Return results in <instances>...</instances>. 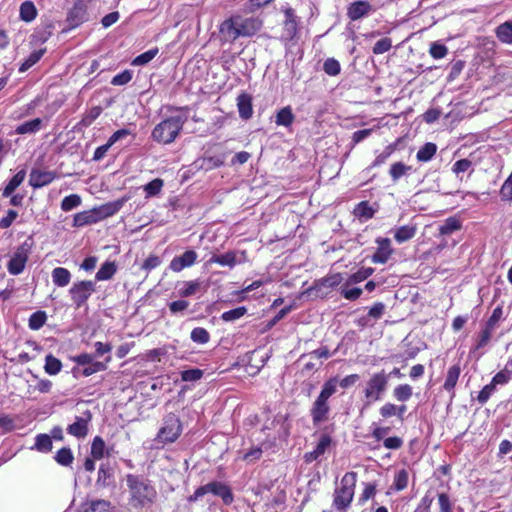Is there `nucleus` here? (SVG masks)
<instances>
[{
	"label": "nucleus",
	"instance_id": "f257e3e1",
	"mask_svg": "<svg viewBox=\"0 0 512 512\" xmlns=\"http://www.w3.org/2000/svg\"><path fill=\"white\" fill-rule=\"evenodd\" d=\"M172 114L158 123L151 132V138L163 145L173 143L188 120L187 107H170Z\"/></svg>",
	"mask_w": 512,
	"mask_h": 512
},
{
	"label": "nucleus",
	"instance_id": "f03ea898",
	"mask_svg": "<svg viewBox=\"0 0 512 512\" xmlns=\"http://www.w3.org/2000/svg\"><path fill=\"white\" fill-rule=\"evenodd\" d=\"M126 481L131 493V504L134 508H143L154 503L157 492L148 481L131 474L127 476Z\"/></svg>",
	"mask_w": 512,
	"mask_h": 512
},
{
	"label": "nucleus",
	"instance_id": "7ed1b4c3",
	"mask_svg": "<svg viewBox=\"0 0 512 512\" xmlns=\"http://www.w3.org/2000/svg\"><path fill=\"white\" fill-rule=\"evenodd\" d=\"M337 384L338 381L336 378H331L323 384L320 394L310 409V415L314 425H319L328 419L330 412L328 400L336 392Z\"/></svg>",
	"mask_w": 512,
	"mask_h": 512
},
{
	"label": "nucleus",
	"instance_id": "20e7f679",
	"mask_svg": "<svg viewBox=\"0 0 512 512\" xmlns=\"http://www.w3.org/2000/svg\"><path fill=\"white\" fill-rule=\"evenodd\" d=\"M357 481V473L347 472L341 479L340 487L334 492L333 505L337 510H344L351 504Z\"/></svg>",
	"mask_w": 512,
	"mask_h": 512
},
{
	"label": "nucleus",
	"instance_id": "39448f33",
	"mask_svg": "<svg viewBox=\"0 0 512 512\" xmlns=\"http://www.w3.org/2000/svg\"><path fill=\"white\" fill-rule=\"evenodd\" d=\"M388 383L389 375H386L384 370L371 375L363 391L367 406L383 398L387 391Z\"/></svg>",
	"mask_w": 512,
	"mask_h": 512
},
{
	"label": "nucleus",
	"instance_id": "423d86ee",
	"mask_svg": "<svg viewBox=\"0 0 512 512\" xmlns=\"http://www.w3.org/2000/svg\"><path fill=\"white\" fill-rule=\"evenodd\" d=\"M33 245L34 241L30 236L15 249L7 264V270L11 275H19L24 271Z\"/></svg>",
	"mask_w": 512,
	"mask_h": 512
},
{
	"label": "nucleus",
	"instance_id": "0eeeda50",
	"mask_svg": "<svg viewBox=\"0 0 512 512\" xmlns=\"http://www.w3.org/2000/svg\"><path fill=\"white\" fill-rule=\"evenodd\" d=\"M182 432V424L177 415L169 413L163 418L156 440L160 443L168 444L175 442Z\"/></svg>",
	"mask_w": 512,
	"mask_h": 512
},
{
	"label": "nucleus",
	"instance_id": "6e6552de",
	"mask_svg": "<svg viewBox=\"0 0 512 512\" xmlns=\"http://www.w3.org/2000/svg\"><path fill=\"white\" fill-rule=\"evenodd\" d=\"M95 282L83 280L74 282L69 289V294L76 308L86 304L90 296L95 292Z\"/></svg>",
	"mask_w": 512,
	"mask_h": 512
},
{
	"label": "nucleus",
	"instance_id": "1a4fd4ad",
	"mask_svg": "<svg viewBox=\"0 0 512 512\" xmlns=\"http://www.w3.org/2000/svg\"><path fill=\"white\" fill-rule=\"evenodd\" d=\"M332 443V438L329 434L323 433L321 434L318 443L315 448L304 454L305 463H312L313 461L318 460L321 456H323L328 449L330 448Z\"/></svg>",
	"mask_w": 512,
	"mask_h": 512
},
{
	"label": "nucleus",
	"instance_id": "9d476101",
	"mask_svg": "<svg viewBox=\"0 0 512 512\" xmlns=\"http://www.w3.org/2000/svg\"><path fill=\"white\" fill-rule=\"evenodd\" d=\"M197 260V253L194 250H187L182 255L175 256L170 264L169 268L173 272H180L185 268L191 267Z\"/></svg>",
	"mask_w": 512,
	"mask_h": 512
},
{
	"label": "nucleus",
	"instance_id": "9b49d317",
	"mask_svg": "<svg viewBox=\"0 0 512 512\" xmlns=\"http://www.w3.org/2000/svg\"><path fill=\"white\" fill-rule=\"evenodd\" d=\"M376 243L378 247L372 256V262L375 264H385L393 253L391 241L388 238H378Z\"/></svg>",
	"mask_w": 512,
	"mask_h": 512
},
{
	"label": "nucleus",
	"instance_id": "f8f14e48",
	"mask_svg": "<svg viewBox=\"0 0 512 512\" xmlns=\"http://www.w3.org/2000/svg\"><path fill=\"white\" fill-rule=\"evenodd\" d=\"M56 178V174L53 171L32 169L29 177V184L34 188L38 189L44 187Z\"/></svg>",
	"mask_w": 512,
	"mask_h": 512
},
{
	"label": "nucleus",
	"instance_id": "ddd939ff",
	"mask_svg": "<svg viewBox=\"0 0 512 512\" xmlns=\"http://www.w3.org/2000/svg\"><path fill=\"white\" fill-rule=\"evenodd\" d=\"M86 417H76L74 423L70 424L67 427V432L76 437V438H84L88 433V423L91 420V413L89 411L85 412Z\"/></svg>",
	"mask_w": 512,
	"mask_h": 512
},
{
	"label": "nucleus",
	"instance_id": "4468645a",
	"mask_svg": "<svg viewBox=\"0 0 512 512\" xmlns=\"http://www.w3.org/2000/svg\"><path fill=\"white\" fill-rule=\"evenodd\" d=\"M220 35L223 41L225 42H233L237 38L241 37V33L237 27V19L230 18L225 20L220 25Z\"/></svg>",
	"mask_w": 512,
	"mask_h": 512
},
{
	"label": "nucleus",
	"instance_id": "2eb2a0df",
	"mask_svg": "<svg viewBox=\"0 0 512 512\" xmlns=\"http://www.w3.org/2000/svg\"><path fill=\"white\" fill-rule=\"evenodd\" d=\"M461 374V368L459 364H455L447 370L443 389L450 394V399L455 397V387Z\"/></svg>",
	"mask_w": 512,
	"mask_h": 512
},
{
	"label": "nucleus",
	"instance_id": "dca6fc26",
	"mask_svg": "<svg viewBox=\"0 0 512 512\" xmlns=\"http://www.w3.org/2000/svg\"><path fill=\"white\" fill-rule=\"evenodd\" d=\"M67 20L71 26L77 27L87 20V10L83 2H76L68 12Z\"/></svg>",
	"mask_w": 512,
	"mask_h": 512
},
{
	"label": "nucleus",
	"instance_id": "f3484780",
	"mask_svg": "<svg viewBox=\"0 0 512 512\" xmlns=\"http://www.w3.org/2000/svg\"><path fill=\"white\" fill-rule=\"evenodd\" d=\"M202 287V281L199 279L190 281H181L176 285L177 296L186 298L195 295Z\"/></svg>",
	"mask_w": 512,
	"mask_h": 512
},
{
	"label": "nucleus",
	"instance_id": "a211bd4d",
	"mask_svg": "<svg viewBox=\"0 0 512 512\" xmlns=\"http://www.w3.org/2000/svg\"><path fill=\"white\" fill-rule=\"evenodd\" d=\"M126 201V198H122L113 202L106 203L98 208H95L97 215L99 217V221L116 214L123 207Z\"/></svg>",
	"mask_w": 512,
	"mask_h": 512
},
{
	"label": "nucleus",
	"instance_id": "6ab92c4d",
	"mask_svg": "<svg viewBox=\"0 0 512 512\" xmlns=\"http://www.w3.org/2000/svg\"><path fill=\"white\" fill-rule=\"evenodd\" d=\"M210 493L220 497L226 505L231 504L234 499L230 487L218 481L210 482Z\"/></svg>",
	"mask_w": 512,
	"mask_h": 512
},
{
	"label": "nucleus",
	"instance_id": "aec40b11",
	"mask_svg": "<svg viewBox=\"0 0 512 512\" xmlns=\"http://www.w3.org/2000/svg\"><path fill=\"white\" fill-rule=\"evenodd\" d=\"M372 10V6L366 1H357L348 7L347 15L352 21L359 20Z\"/></svg>",
	"mask_w": 512,
	"mask_h": 512
},
{
	"label": "nucleus",
	"instance_id": "412c9836",
	"mask_svg": "<svg viewBox=\"0 0 512 512\" xmlns=\"http://www.w3.org/2000/svg\"><path fill=\"white\" fill-rule=\"evenodd\" d=\"M237 107L239 115L242 119L247 120L252 117V97L247 93H241L237 97Z\"/></svg>",
	"mask_w": 512,
	"mask_h": 512
},
{
	"label": "nucleus",
	"instance_id": "4be33fe9",
	"mask_svg": "<svg viewBox=\"0 0 512 512\" xmlns=\"http://www.w3.org/2000/svg\"><path fill=\"white\" fill-rule=\"evenodd\" d=\"M97 222H99V217L95 208L88 211L79 212L75 214L73 218L74 227H83Z\"/></svg>",
	"mask_w": 512,
	"mask_h": 512
},
{
	"label": "nucleus",
	"instance_id": "5701e85b",
	"mask_svg": "<svg viewBox=\"0 0 512 512\" xmlns=\"http://www.w3.org/2000/svg\"><path fill=\"white\" fill-rule=\"evenodd\" d=\"M209 262L230 268H233L236 264L241 263V261L237 258V253L234 251H228L224 254H214L210 258Z\"/></svg>",
	"mask_w": 512,
	"mask_h": 512
},
{
	"label": "nucleus",
	"instance_id": "b1692460",
	"mask_svg": "<svg viewBox=\"0 0 512 512\" xmlns=\"http://www.w3.org/2000/svg\"><path fill=\"white\" fill-rule=\"evenodd\" d=\"M82 508L83 512H112L111 502L104 499L86 501Z\"/></svg>",
	"mask_w": 512,
	"mask_h": 512
},
{
	"label": "nucleus",
	"instance_id": "393cba45",
	"mask_svg": "<svg viewBox=\"0 0 512 512\" xmlns=\"http://www.w3.org/2000/svg\"><path fill=\"white\" fill-rule=\"evenodd\" d=\"M26 177V171L24 169L18 171L6 184L2 191L3 197L11 196L14 191L23 183Z\"/></svg>",
	"mask_w": 512,
	"mask_h": 512
},
{
	"label": "nucleus",
	"instance_id": "a878e982",
	"mask_svg": "<svg viewBox=\"0 0 512 512\" xmlns=\"http://www.w3.org/2000/svg\"><path fill=\"white\" fill-rule=\"evenodd\" d=\"M497 39L507 45H512V20L505 21L495 30Z\"/></svg>",
	"mask_w": 512,
	"mask_h": 512
},
{
	"label": "nucleus",
	"instance_id": "bb28decb",
	"mask_svg": "<svg viewBox=\"0 0 512 512\" xmlns=\"http://www.w3.org/2000/svg\"><path fill=\"white\" fill-rule=\"evenodd\" d=\"M53 283L58 287H65L71 281V273L68 269L63 267H56L51 273Z\"/></svg>",
	"mask_w": 512,
	"mask_h": 512
},
{
	"label": "nucleus",
	"instance_id": "cd10ccee",
	"mask_svg": "<svg viewBox=\"0 0 512 512\" xmlns=\"http://www.w3.org/2000/svg\"><path fill=\"white\" fill-rule=\"evenodd\" d=\"M234 19H237V27L241 36H251L258 29L257 21L255 19H242L241 17H234Z\"/></svg>",
	"mask_w": 512,
	"mask_h": 512
},
{
	"label": "nucleus",
	"instance_id": "c85d7f7f",
	"mask_svg": "<svg viewBox=\"0 0 512 512\" xmlns=\"http://www.w3.org/2000/svg\"><path fill=\"white\" fill-rule=\"evenodd\" d=\"M42 127V119L35 118L30 121H26L20 125H18L15 129L16 134L25 135V134H35L40 131Z\"/></svg>",
	"mask_w": 512,
	"mask_h": 512
},
{
	"label": "nucleus",
	"instance_id": "c756f323",
	"mask_svg": "<svg viewBox=\"0 0 512 512\" xmlns=\"http://www.w3.org/2000/svg\"><path fill=\"white\" fill-rule=\"evenodd\" d=\"M295 120V116L290 106L281 108L275 117V123L278 126L290 127Z\"/></svg>",
	"mask_w": 512,
	"mask_h": 512
},
{
	"label": "nucleus",
	"instance_id": "7c9ffc66",
	"mask_svg": "<svg viewBox=\"0 0 512 512\" xmlns=\"http://www.w3.org/2000/svg\"><path fill=\"white\" fill-rule=\"evenodd\" d=\"M375 212L376 210L369 204L368 201H361L354 208V215L362 221H367L373 218Z\"/></svg>",
	"mask_w": 512,
	"mask_h": 512
},
{
	"label": "nucleus",
	"instance_id": "2f4dec72",
	"mask_svg": "<svg viewBox=\"0 0 512 512\" xmlns=\"http://www.w3.org/2000/svg\"><path fill=\"white\" fill-rule=\"evenodd\" d=\"M116 265L114 262L106 261L101 265L99 270L96 272V281H106L113 277L116 273Z\"/></svg>",
	"mask_w": 512,
	"mask_h": 512
},
{
	"label": "nucleus",
	"instance_id": "473e14b6",
	"mask_svg": "<svg viewBox=\"0 0 512 512\" xmlns=\"http://www.w3.org/2000/svg\"><path fill=\"white\" fill-rule=\"evenodd\" d=\"M52 440L50 435L48 434H38L35 437V443L32 449L37 450L38 452L48 453L52 450Z\"/></svg>",
	"mask_w": 512,
	"mask_h": 512
},
{
	"label": "nucleus",
	"instance_id": "72a5a7b5",
	"mask_svg": "<svg viewBox=\"0 0 512 512\" xmlns=\"http://www.w3.org/2000/svg\"><path fill=\"white\" fill-rule=\"evenodd\" d=\"M416 227L411 225H404L396 229L394 238L398 243H403L415 236Z\"/></svg>",
	"mask_w": 512,
	"mask_h": 512
},
{
	"label": "nucleus",
	"instance_id": "f704fd0d",
	"mask_svg": "<svg viewBox=\"0 0 512 512\" xmlns=\"http://www.w3.org/2000/svg\"><path fill=\"white\" fill-rule=\"evenodd\" d=\"M46 48H41L39 50H35L28 56L27 59L23 61V63L19 67V72L24 73L32 66H34L45 54Z\"/></svg>",
	"mask_w": 512,
	"mask_h": 512
},
{
	"label": "nucleus",
	"instance_id": "c9c22d12",
	"mask_svg": "<svg viewBox=\"0 0 512 512\" xmlns=\"http://www.w3.org/2000/svg\"><path fill=\"white\" fill-rule=\"evenodd\" d=\"M37 16V9L33 2L25 1L20 6V19L25 22L33 21Z\"/></svg>",
	"mask_w": 512,
	"mask_h": 512
},
{
	"label": "nucleus",
	"instance_id": "e433bc0d",
	"mask_svg": "<svg viewBox=\"0 0 512 512\" xmlns=\"http://www.w3.org/2000/svg\"><path fill=\"white\" fill-rule=\"evenodd\" d=\"M437 146L434 143L428 142L423 145L417 152L416 158L420 162H428L436 154Z\"/></svg>",
	"mask_w": 512,
	"mask_h": 512
},
{
	"label": "nucleus",
	"instance_id": "4c0bfd02",
	"mask_svg": "<svg viewBox=\"0 0 512 512\" xmlns=\"http://www.w3.org/2000/svg\"><path fill=\"white\" fill-rule=\"evenodd\" d=\"M461 222L456 217L447 218L444 223L439 227V232L441 235H450L455 231L461 229Z\"/></svg>",
	"mask_w": 512,
	"mask_h": 512
},
{
	"label": "nucleus",
	"instance_id": "58836bf2",
	"mask_svg": "<svg viewBox=\"0 0 512 512\" xmlns=\"http://www.w3.org/2000/svg\"><path fill=\"white\" fill-rule=\"evenodd\" d=\"M62 369L61 361L54 357L52 354H48L45 357L44 370L49 375H57Z\"/></svg>",
	"mask_w": 512,
	"mask_h": 512
},
{
	"label": "nucleus",
	"instance_id": "ea45409f",
	"mask_svg": "<svg viewBox=\"0 0 512 512\" xmlns=\"http://www.w3.org/2000/svg\"><path fill=\"white\" fill-rule=\"evenodd\" d=\"M412 394L413 390L409 384H400L393 389V397L400 402L408 401Z\"/></svg>",
	"mask_w": 512,
	"mask_h": 512
},
{
	"label": "nucleus",
	"instance_id": "a19ab883",
	"mask_svg": "<svg viewBox=\"0 0 512 512\" xmlns=\"http://www.w3.org/2000/svg\"><path fill=\"white\" fill-rule=\"evenodd\" d=\"M111 361V356L108 355L105 359V362L96 361L90 365H86V367L82 370V374L85 377H89L97 372L105 371L107 369V363Z\"/></svg>",
	"mask_w": 512,
	"mask_h": 512
},
{
	"label": "nucleus",
	"instance_id": "79ce46f5",
	"mask_svg": "<svg viewBox=\"0 0 512 512\" xmlns=\"http://www.w3.org/2000/svg\"><path fill=\"white\" fill-rule=\"evenodd\" d=\"M164 182L160 178H155L146 185L143 186V190L146 194V198L157 196L162 188H163Z\"/></svg>",
	"mask_w": 512,
	"mask_h": 512
},
{
	"label": "nucleus",
	"instance_id": "37998d69",
	"mask_svg": "<svg viewBox=\"0 0 512 512\" xmlns=\"http://www.w3.org/2000/svg\"><path fill=\"white\" fill-rule=\"evenodd\" d=\"M55 460L59 465L70 466L74 460L73 453L70 448L63 447L57 451Z\"/></svg>",
	"mask_w": 512,
	"mask_h": 512
},
{
	"label": "nucleus",
	"instance_id": "c03bdc74",
	"mask_svg": "<svg viewBox=\"0 0 512 512\" xmlns=\"http://www.w3.org/2000/svg\"><path fill=\"white\" fill-rule=\"evenodd\" d=\"M159 49L157 47L149 49L148 51L138 55L132 61L133 66H143L152 61L158 54Z\"/></svg>",
	"mask_w": 512,
	"mask_h": 512
},
{
	"label": "nucleus",
	"instance_id": "a18cd8bd",
	"mask_svg": "<svg viewBox=\"0 0 512 512\" xmlns=\"http://www.w3.org/2000/svg\"><path fill=\"white\" fill-rule=\"evenodd\" d=\"M342 281V276L339 273L329 275L317 281L316 288H328L332 289L338 286Z\"/></svg>",
	"mask_w": 512,
	"mask_h": 512
},
{
	"label": "nucleus",
	"instance_id": "49530a36",
	"mask_svg": "<svg viewBox=\"0 0 512 512\" xmlns=\"http://www.w3.org/2000/svg\"><path fill=\"white\" fill-rule=\"evenodd\" d=\"M105 442L100 436H96L91 445V455L94 459L99 460L104 457L105 454Z\"/></svg>",
	"mask_w": 512,
	"mask_h": 512
},
{
	"label": "nucleus",
	"instance_id": "de8ad7c7",
	"mask_svg": "<svg viewBox=\"0 0 512 512\" xmlns=\"http://www.w3.org/2000/svg\"><path fill=\"white\" fill-rule=\"evenodd\" d=\"M47 320V315L44 311L34 312L29 318V328L31 330H39L42 328Z\"/></svg>",
	"mask_w": 512,
	"mask_h": 512
},
{
	"label": "nucleus",
	"instance_id": "09e8293b",
	"mask_svg": "<svg viewBox=\"0 0 512 512\" xmlns=\"http://www.w3.org/2000/svg\"><path fill=\"white\" fill-rule=\"evenodd\" d=\"M411 170L410 166L405 165L402 162H396L391 165L389 174L394 182H397L402 176Z\"/></svg>",
	"mask_w": 512,
	"mask_h": 512
},
{
	"label": "nucleus",
	"instance_id": "8fccbe9b",
	"mask_svg": "<svg viewBox=\"0 0 512 512\" xmlns=\"http://www.w3.org/2000/svg\"><path fill=\"white\" fill-rule=\"evenodd\" d=\"M409 474L407 470L401 469L394 476L393 487L397 491L404 490L408 485Z\"/></svg>",
	"mask_w": 512,
	"mask_h": 512
},
{
	"label": "nucleus",
	"instance_id": "3c124183",
	"mask_svg": "<svg viewBox=\"0 0 512 512\" xmlns=\"http://www.w3.org/2000/svg\"><path fill=\"white\" fill-rule=\"evenodd\" d=\"M81 205V197L77 194H71L63 198L61 209L65 212L71 211Z\"/></svg>",
	"mask_w": 512,
	"mask_h": 512
},
{
	"label": "nucleus",
	"instance_id": "603ef678",
	"mask_svg": "<svg viewBox=\"0 0 512 512\" xmlns=\"http://www.w3.org/2000/svg\"><path fill=\"white\" fill-rule=\"evenodd\" d=\"M111 477V469L107 465L102 464L98 470V478L96 484L102 487L109 486Z\"/></svg>",
	"mask_w": 512,
	"mask_h": 512
},
{
	"label": "nucleus",
	"instance_id": "864d4df0",
	"mask_svg": "<svg viewBox=\"0 0 512 512\" xmlns=\"http://www.w3.org/2000/svg\"><path fill=\"white\" fill-rule=\"evenodd\" d=\"M190 338L198 344H206L210 340V335L205 328L196 327L191 331Z\"/></svg>",
	"mask_w": 512,
	"mask_h": 512
},
{
	"label": "nucleus",
	"instance_id": "5fc2aeb1",
	"mask_svg": "<svg viewBox=\"0 0 512 512\" xmlns=\"http://www.w3.org/2000/svg\"><path fill=\"white\" fill-rule=\"evenodd\" d=\"M247 312V309L244 306L237 307L235 309L225 311L221 315V319L225 322H232L243 317Z\"/></svg>",
	"mask_w": 512,
	"mask_h": 512
},
{
	"label": "nucleus",
	"instance_id": "6e6d98bb",
	"mask_svg": "<svg viewBox=\"0 0 512 512\" xmlns=\"http://www.w3.org/2000/svg\"><path fill=\"white\" fill-rule=\"evenodd\" d=\"M499 193H500V198L502 201H505V202L512 201V172L507 177V179L503 182Z\"/></svg>",
	"mask_w": 512,
	"mask_h": 512
},
{
	"label": "nucleus",
	"instance_id": "4d7b16f0",
	"mask_svg": "<svg viewBox=\"0 0 512 512\" xmlns=\"http://www.w3.org/2000/svg\"><path fill=\"white\" fill-rule=\"evenodd\" d=\"M203 374V370L199 368L183 370L181 372V380L184 382H196L203 377Z\"/></svg>",
	"mask_w": 512,
	"mask_h": 512
},
{
	"label": "nucleus",
	"instance_id": "13d9d810",
	"mask_svg": "<svg viewBox=\"0 0 512 512\" xmlns=\"http://www.w3.org/2000/svg\"><path fill=\"white\" fill-rule=\"evenodd\" d=\"M511 376H512V372L509 371L507 368H505V369L499 371L498 373H496L493 376L490 383L496 388L497 385L507 384L510 381Z\"/></svg>",
	"mask_w": 512,
	"mask_h": 512
},
{
	"label": "nucleus",
	"instance_id": "bf43d9fd",
	"mask_svg": "<svg viewBox=\"0 0 512 512\" xmlns=\"http://www.w3.org/2000/svg\"><path fill=\"white\" fill-rule=\"evenodd\" d=\"M190 303L187 300L179 299L168 304L169 311L172 315H179L188 309Z\"/></svg>",
	"mask_w": 512,
	"mask_h": 512
},
{
	"label": "nucleus",
	"instance_id": "052dcab7",
	"mask_svg": "<svg viewBox=\"0 0 512 512\" xmlns=\"http://www.w3.org/2000/svg\"><path fill=\"white\" fill-rule=\"evenodd\" d=\"M373 272V268H361L349 277L348 282L351 284L360 283L371 276Z\"/></svg>",
	"mask_w": 512,
	"mask_h": 512
},
{
	"label": "nucleus",
	"instance_id": "680f3d73",
	"mask_svg": "<svg viewBox=\"0 0 512 512\" xmlns=\"http://www.w3.org/2000/svg\"><path fill=\"white\" fill-rule=\"evenodd\" d=\"M323 70L330 76H336L340 73V63L334 58H328L323 64Z\"/></svg>",
	"mask_w": 512,
	"mask_h": 512
},
{
	"label": "nucleus",
	"instance_id": "e2e57ef3",
	"mask_svg": "<svg viewBox=\"0 0 512 512\" xmlns=\"http://www.w3.org/2000/svg\"><path fill=\"white\" fill-rule=\"evenodd\" d=\"M429 53L434 59H442L447 55L448 49L440 42H433L430 46Z\"/></svg>",
	"mask_w": 512,
	"mask_h": 512
},
{
	"label": "nucleus",
	"instance_id": "0e129e2a",
	"mask_svg": "<svg viewBox=\"0 0 512 512\" xmlns=\"http://www.w3.org/2000/svg\"><path fill=\"white\" fill-rule=\"evenodd\" d=\"M392 47V41L388 37H384L380 40H378L375 45L373 46V53L376 55L383 54L387 51H389Z\"/></svg>",
	"mask_w": 512,
	"mask_h": 512
},
{
	"label": "nucleus",
	"instance_id": "69168bd1",
	"mask_svg": "<svg viewBox=\"0 0 512 512\" xmlns=\"http://www.w3.org/2000/svg\"><path fill=\"white\" fill-rule=\"evenodd\" d=\"M132 72L130 70H124L123 72L115 75L112 80L111 84L114 86H122L127 84L132 79Z\"/></svg>",
	"mask_w": 512,
	"mask_h": 512
},
{
	"label": "nucleus",
	"instance_id": "338daca9",
	"mask_svg": "<svg viewBox=\"0 0 512 512\" xmlns=\"http://www.w3.org/2000/svg\"><path fill=\"white\" fill-rule=\"evenodd\" d=\"M133 135L132 131L128 128L119 129L114 132L108 139L109 145H114L115 143L126 139L128 136Z\"/></svg>",
	"mask_w": 512,
	"mask_h": 512
},
{
	"label": "nucleus",
	"instance_id": "774afa93",
	"mask_svg": "<svg viewBox=\"0 0 512 512\" xmlns=\"http://www.w3.org/2000/svg\"><path fill=\"white\" fill-rule=\"evenodd\" d=\"M495 389L496 388L491 383L485 385L479 392L477 396V401L482 405L485 404L492 396V394L495 392Z\"/></svg>",
	"mask_w": 512,
	"mask_h": 512
}]
</instances>
